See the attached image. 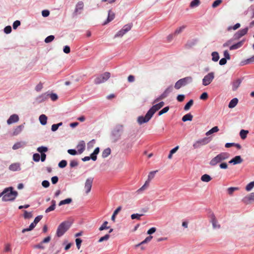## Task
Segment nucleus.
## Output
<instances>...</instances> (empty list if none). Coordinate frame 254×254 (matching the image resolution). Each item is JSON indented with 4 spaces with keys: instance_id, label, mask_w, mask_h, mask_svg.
I'll return each instance as SVG.
<instances>
[{
    "instance_id": "1",
    "label": "nucleus",
    "mask_w": 254,
    "mask_h": 254,
    "mask_svg": "<svg viewBox=\"0 0 254 254\" xmlns=\"http://www.w3.org/2000/svg\"><path fill=\"white\" fill-rule=\"evenodd\" d=\"M164 105V102L161 101L158 104L153 105L147 112L145 116H139L137 118V122L139 125L148 122L152 117L155 113L161 109Z\"/></svg>"
},
{
    "instance_id": "2",
    "label": "nucleus",
    "mask_w": 254,
    "mask_h": 254,
    "mask_svg": "<svg viewBox=\"0 0 254 254\" xmlns=\"http://www.w3.org/2000/svg\"><path fill=\"white\" fill-rule=\"evenodd\" d=\"M2 194H4V196L2 197L4 201H13L18 195L17 191L14 190L12 187L5 188Z\"/></svg>"
},
{
    "instance_id": "3",
    "label": "nucleus",
    "mask_w": 254,
    "mask_h": 254,
    "mask_svg": "<svg viewBox=\"0 0 254 254\" xmlns=\"http://www.w3.org/2000/svg\"><path fill=\"white\" fill-rule=\"evenodd\" d=\"M71 223L68 221H64L61 223L58 226L56 235L58 237H62L70 228Z\"/></svg>"
},
{
    "instance_id": "4",
    "label": "nucleus",
    "mask_w": 254,
    "mask_h": 254,
    "mask_svg": "<svg viewBox=\"0 0 254 254\" xmlns=\"http://www.w3.org/2000/svg\"><path fill=\"white\" fill-rule=\"evenodd\" d=\"M123 131V126L122 125H117L114 128L111 134V139L114 142L118 141L121 136L122 133Z\"/></svg>"
},
{
    "instance_id": "5",
    "label": "nucleus",
    "mask_w": 254,
    "mask_h": 254,
    "mask_svg": "<svg viewBox=\"0 0 254 254\" xmlns=\"http://www.w3.org/2000/svg\"><path fill=\"white\" fill-rule=\"evenodd\" d=\"M229 154L226 152H222L219 154H218L216 156L214 157L213 159L211 160L210 161V165L211 166H215L217 165L218 163L221 162V161L225 160L228 158Z\"/></svg>"
},
{
    "instance_id": "6",
    "label": "nucleus",
    "mask_w": 254,
    "mask_h": 254,
    "mask_svg": "<svg viewBox=\"0 0 254 254\" xmlns=\"http://www.w3.org/2000/svg\"><path fill=\"white\" fill-rule=\"evenodd\" d=\"M192 81V78L191 76H187L181 78L176 82L174 87L176 89H179L182 87L185 86L186 85L191 83Z\"/></svg>"
},
{
    "instance_id": "7",
    "label": "nucleus",
    "mask_w": 254,
    "mask_h": 254,
    "mask_svg": "<svg viewBox=\"0 0 254 254\" xmlns=\"http://www.w3.org/2000/svg\"><path fill=\"white\" fill-rule=\"evenodd\" d=\"M210 137H205L203 138L198 139L195 141L193 144V147L194 149L200 148L201 146L205 145L209 143L211 140Z\"/></svg>"
},
{
    "instance_id": "8",
    "label": "nucleus",
    "mask_w": 254,
    "mask_h": 254,
    "mask_svg": "<svg viewBox=\"0 0 254 254\" xmlns=\"http://www.w3.org/2000/svg\"><path fill=\"white\" fill-rule=\"evenodd\" d=\"M110 77V73L105 72L103 74L97 75L94 79V83L99 84L106 81Z\"/></svg>"
},
{
    "instance_id": "9",
    "label": "nucleus",
    "mask_w": 254,
    "mask_h": 254,
    "mask_svg": "<svg viewBox=\"0 0 254 254\" xmlns=\"http://www.w3.org/2000/svg\"><path fill=\"white\" fill-rule=\"evenodd\" d=\"M214 78V73L213 72L208 73L202 79V84L204 86L208 85Z\"/></svg>"
},
{
    "instance_id": "10",
    "label": "nucleus",
    "mask_w": 254,
    "mask_h": 254,
    "mask_svg": "<svg viewBox=\"0 0 254 254\" xmlns=\"http://www.w3.org/2000/svg\"><path fill=\"white\" fill-rule=\"evenodd\" d=\"M154 176H148L147 180L145 181L144 184L138 190H137L136 192L137 194L142 193V191L146 190L149 186L150 182L153 180Z\"/></svg>"
},
{
    "instance_id": "11",
    "label": "nucleus",
    "mask_w": 254,
    "mask_h": 254,
    "mask_svg": "<svg viewBox=\"0 0 254 254\" xmlns=\"http://www.w3.org/2000/svg\"><path fill=\"white\" fill-rule=\"evenodd\" d=\"M242 201L245 204H250L254 202V192H252L242 199Z\"/></svg>"
},
{
    "instance_id": "12",
    "label": "nucleus",
    "mask_w": 254,
    "mask_h": 254,
    "mask_svg": "<svg viewBox=\"0 0 254 254\" xmlns=\"http://www.w3.org/2000/svg\"><path fill=\"white\" fill-rule=\"evenodd\" d=\"M209 217L210 219V222L212 223L213 228L214 229L220 228V225L218 223V221L215 217L214 214L213 212H211L210 214Z\"/></svg>"
},
{
    "instance_id": "13",
    "label": "nucleus",
    "mask_w": 254,
    "mask_h": 254,
    "mask_svg": "<svg viewBox=\"0 0 254 254\" xmlns=\"http://www.w3.org/2000/svg\"><path fill=\"white\" fill-rule=\"evenodd\" d=\"M93 181V178H89L86 180L84 187L86 194H88L90 191Z\"/></svg>"
},
{
    "instance_id": "14",
    "label": "nucleus",
    "mask_w": 254,
    "mask_h": 254,
    "mask_svg": "<svg viewBox=\"0 0 254 254\" xmlns=\"http://www.w3.org/2000/svg\"><path fill=\"white\" fill-rule=\"evenodd\" d=\"M19 120V117L17 114H13L11 115L7 120V124L8 125H11L12 124L17 122Z\"/></svg>"
},
{
    "instance_id": "15",
    "label": "nucleus",
    "mask_w": 254,
    "mask_h": 254,
    "mask_svg": "<svg viewBox=\"0 0 254 254\" xmlns=\"http://www.w3.org/2000/svg\"><path fill=\"white\" fill-rule=\"evenodd\" d=\"M49 98L48 92L44 93L36 98V101L38 103H42Z\"/></svg>"
},
{
    "instance_id": "16",
    "label": "nucleus",
    "mask_w": 254,
    "mask_h": 254,
    "mask_svg": "<svg viewBox=\"0 0 254 254\" xmlns=\"http://www.w3.org/2000/svg\"><path fill=\"white\" fill-rule=\"evenodd\" d=\"M243 79V78L237 79L236 80H234L232 83V89L233 91H235L237 90V89L239 88L240 84H241Z\"/></svg>"
},
{
    "instance_id": "17",
    "label": "nucleus",
    "mask_w": 254,
    "mask_h": 254,
    "mask_svg": "<svg viewBox=\"0 0 254 254\" xmlns=\"http://www.w3.org/2000/svg\"><path fill=\"white\" fill-rule=\"evenodd\" d=\"M243 162V159H242L240 156H236L233 159H232L229 163L230 164H233V165H236L238 164H240Z\"/></svg>"
},
{
    "instance_id": "18",
    "label": "nucleus",
    "mask_w": 254,
    "mask_h": 254,
    "mask_svg": "<svg viewBox=\"0 0 254 254\" xmlns=\"http://www.w3.org/2000/svg\"><path fill=\"white\" fill-rule=\"evenodd\" d=\"M244 41H245V40H243L238 42V43H237L236 44H234L231 45L229 47L230 50H237V49L241 48L243 46V45L244 43Z\"/></svg>"
},
{
    "instance_id": "19",
    "label": "nucleus",
    "mask_w": 254,
    "mask_h": 254,
    "mask_svg": "<svg viewBox=\"0 0 254 254\" xmlns=\"http://www.w3.org/2000/svg\"><path fill=\"white\" fill-rule=\"evenodd\" d=\"M115 18V13L111 10H109L108 11V16L107 20L105 21L103 25H106L109 22L112 21Z\"/></svg>"
},
{
    "instance_id": "20",
    "label": "nucleus",
    "mask_w": 254,
    "mask_h": 254,
    "mask_svg": "<svg viewBox=\"0 0 254 254\" xmlns=\"http://www.w3.org/2000/svg\"><path fill=\"white\" fill-rule=\"evenodd\" d=\"M78 152L79 154L82 153L85 148V143L84 141H80L77 146Z\"/></svg>"
},
{
    "instance_id": "21",
    "label": "nucleus",
    "mask_w": 254,
    "mask_h": 254,
    "mask_svg": "<svg viewBox=\"0 0 254 254\" xmlns=\"http://www.w3.org/2000/svg\"><path fill=\"white\" fill-rule=\"evenodd\" d=\"M24 127V124L16 127L13 130V135L15 136L19 134L22 131Z\"/></svg>"
},
{
    "instance_id": "22",
    "label": "nucleus",
    "mask_w": 254,
    "mask_h": 254,
    "mask_svg": "<svg viewBox=\"0 0 254 254\" xmlns=\"http://www.w3.org/2000/svg\"><path fill=\"white\" fill-rule=\"evenodd\" d=\"M9 169L12 171H16L20 170V165L18 163L12 164L9 167Z\"/></svg>"
},
{
    "instance_id": "23",
    "label": "nucleus",
    "mask_w": 254,
    "mask_h": 254,
    "mask_svg": "<svg viewBox=\"0 0 254 254\" xmlns=\"http://www.w3.org/2000/svg\"><path fill=\"white\" fill-rule=\"evenodd\" d=\"M173 89V87L172 85L169 86L168 87H167L165 90L163 92V93L162 94V96H164V97L165 98H166L169 94L172 92Z\"/></svg>"
},
{
    "instance_id": "24",
    "label": "nucleus",
    "mask_w": 254,
    "mask_h": 254,
    "mask_svg": "<svg viewBox=\"0 0 254 254\" xmlns=\"http://www.w3.org/2000/svg\"><path fill=\"white\" fill-rule=\"evenodd\" d=\"M238 103V99L237 98H234L232 99L229 103L228 107L229 108H234Z\"/></svg>"
},
{
    "instance_id": "25",
    "label": "nucleus",
    "mask_w": 254,
    "mask_h": 254,
    "mask_svg": "<svg viewBox=\"0 0 254 254\" xmlns=\"http://www.w3.org/2000/svg\"><path fill=\"white\" fill-rule=\"evenodd\" d=\"M39 120L41 125H46L47 122V117L45 115H41L39 117Z\"/></svg>"
},
{
    "instance_id": "26",
    "label": "nucleus",
    "mask_w": 254,
    "mask_h": 254,
    "mask_svg": "<svg viewBox=\"0 0 254 254\" xmlns=\"http://www.w3.org/2000/svg\"><path fill=\"white\" fill-rule=\"evenodd\" d=\"M193 118L192 115L190 113H188L185 115H184L182 118V121L184 122L187 121H192Z\"/></svg>"
},
{
    "instance_id": "27",
    "label": "nucleus",
    "mask_w": 254,
    "mask_h": 254,
    "mask_svg": "<svg viewBox=\"0 0 254 254\" xmlns=\"http://www.w3.org/2000/svg\"><path fill=\"white\" fill-rule=\"evenodd\" d=\"M212 60L213 62H217L219 59V55L217 52H213L211 53Z\"/></svg>"
},
{
    "instance_id": "28",
    "label": "nucleus",
    "mask_w": 254,
    "mask_h": 254,
    "mask_svg": "<svg viewBox=\"0 0 254 254\" xmlns=\"http://www.w3.org/2000/svg\"><path fill=\"white\" fill-rule=\"evenodd\" d=\"M249 133V130L242 129L240 132V136L242 139H245L247 136V134Z\"/></svg>"
},
{
    "instance_id": "29",
    "label": "nucleus",
    "mask_w": 254,
    "mask_h": 254,
    "mask_svg": "<svg viewBox=\"0 0 254 254\" xmlns=\"http://www.w3.org/2000/svg\"><path fill=\"white\" fill-rule=\"evenodd\" d=\"M83 8V3L82 1L78 2L76 5L74 13H77L79 10H81Z\"/></svg>"
},
{
    "instance_id": "30",
    "label": "nucleus",
    "mask_w": 254,
    "mask_h": 254,
    "mask_svg": "<svg viewBox=\"0 0 254 254\" xmlns=\"http://www.w3.org/2000/svg\"><path fill=\"white\" fill-rule=\"evenodd\" d=\"M219 131V128L218 127L216 126L213 127H212L211 129H210L209 130L207 131L205 133L206 135L208 136L214 132H216Z\"/></svg>"
},
{
    "instance_id": "31",
    "label": "nucleus",
    "mask_w": 254,
    "mask_h": 254,
    "mask_svg": "<svg viewBox=\"0 0 254 254\" xmlns=\"http://www.w3.org/2000/svg\"><path fill=\"white\" fill-rule=\"evenodd\" d=\"M48 150V149L47 147L41 146L40 147H39L37 149V151L39 152V153L41 154H44L45 152H47Z\"/></svg>"
},
{
    "instance_id": "32",
    "label": "nucleus",
    "mask_w": 254,
    "mask_h": 254,
    "mask_svg": "<svg viewBox=\"0 0 254 254\" xmlns=\"http://www.w3.org/2000/svg\"><path fill=\"white\" fill-rule=\"evenodd\" d=\"M52 204L48 208L46 209V213H48L51 211L54 210L55 209V206H56V201L54 200H53L52 201Z\"/></svg>"
},
{
    "instance_id": "33",
    "label": "nucleus",
    "mask_w": 254,
    "mask_h": 254,
    "mask_svg": "<svg viewBox=\"0 0 254 254\" xmlns=\"http://www.w3.org/2000/svg\"><path fill=\"white\" fill-rule=\"evenodd\" d=\"M248 30H249V28L248 27H247L244 29L239 30L238 31H237V32L239 33V34L242 37L243 36L245 35L248 33Z\"/></svg>"
},
{
    "instance_id": "34",
    "label": "nucleus",
    "mask_w": 254,
    "mask_h": 254,
    "mask_svg": "<svg viewBox=\"0 0 254 254\" xmlns=\"http://www.w3.org/2000/svg\"><path fill=\"white\" fill-rule=\"evenodd\" d=\"M111 149L109 148H107L104 150L102 154L103 158L107 157L111 154Z\"/></svg>"
},
{
    "instance_id": "35",
    "label": "nucleus",
    "mask_w": 254,
    "mask_h": 254,
    "mask_svg": "<svg viewBox=\"0 0 254 254\" xmlns=\"http://www.w3.org/2000/svg\"><path fill=\"white\" fill-rule=\"evenodd\" d=\"M71 202H72V199L70 198H68L65 199L61 200L60 202L59 205L61 206V205H64V204H69V203H71Z\"/></svg>"
},
{
    "instance_id": "36",
    "label": "nucleus",
    "mask_w": 254,
    "mask_h": 254,
    "mask_svg": "<svg viewBox=\"0 0 254 254\" xmlns=\"http://www.w3.org/2000/svg\"><path fill=\"white\" fill-rule=\"evenodd\" d=\"M152 238L153 237L151 236H148L147 237H146L145 238V239L144 241L141 242L140 243L136 245L135 246V247H138L140 246L141 245H142L143 244H145V243H148V242H150L151 240V239H152Z\"/></svg>"
},
{
    "instance_id": "37",
    "label": "nucleus",
    "mask_w": 254,
    "mask_h": 254,
    "mask_svg": "<svg viewBox=\"0 0 254 254\" xmlns=\"http://www.w3.org/2000/svg\"><path fill=\"white\" fill-rule=\"evenodd\" d=\"M132 26V24L131 23L127 24L125 25L122 28L123 31L127 33L128 31H129Z\"/></svg>"
},
{
    "instance_id": "38",
    "label": "nucleus",
    "mask_w": 254,
    "mask_h": 254,
    "mask_svg": "<svg viewBox=\"0 0 254 254\" xmlns=\"http://www.w3.org/2000/svg\"><path fill=\"white\" fill-rule=\"evenodd\" d=\"M63 125V123L62 122H61V123H59L58 124H53L52 126V127H51V130L53 131H56L58 130V128L62 126Z\"/></svg>"
},
{
    "instance_id": "39",
    "label": "nucleus",
    "mask_w": 254,
    "mask_h": 254,
    "mask_svg": "<svg viewBox=\"0 0 254 254\" xmlns=\"http://www.w3.org/2000/svg\"><path fill=\"white\" fill-rule=\"evenodd\" d=\"M193 100L191 99L190 100L185 106L184 107V110L185 111L189 110L190 107L193 105Z\"/></svg>"
},
{
    "instance_id": "40",
    "label": "nucleus",
    "mask_w": 254,
    "mask_h": 254,
    "mask_svg": "<svg viewBox=\"0 0 254 254\" xmlns=\"http://www.w3.org/2000/svg\"><path fill=\"white\" fill-rule=\"evenodd\" d=\"M36 224H35L34 222H32L29 226V228H25V229H23L22 231V232L23 233L26 232H27V231H31L32 230H33L34 229V228L35 227Z\"/></svg>"
},
{
    "instance_id": "41",
    "label": "nucleus",
    "mask_w": 254,
    "mask_h": 254,
    "mask_svg": "<svg viewBox=\"0 0 254 254\" xmlns=\"http://www.w3.org/2000/svg\"><path fill=\"white\" fill-rule=\"evenodd\" d=\"M78 161L77 160L74 159L70 161L69 166L70 168H74L78 165Z\"/></svg>"
},
{
    "instance_id": "42",
    "label": "nucleus",
    "mask_w": 254,
    "mask_h": 254,
    "mask_svg": "<svg viewBox=\"0 0 254 254\" xmlns=\"http://www.w3.org/2000/svg\"><path fill=\"white\" fill-rule=\"evenodd\" d=\"M200 3L199 0H193L190 3V7H194L199 5Z\"/></svg>"
},
{
    "instance_id": "43",
    "label": "nucleus",
    "mask_w": 254,
    "mask_h": 254,
    "mask_svg": "<svg viewBox=\"0 0 254 254\" xmlns=\"http://www.w3.org/2000/svg\"><path fill=\"white\" fill-rule=\"evenodd\" d=\"M186 28V26H182L179 28H177L174 32V34L177 35L180 34Z\"/></svg>"
},
{
    "instance_id": "44",
    "label": "nucleus",
    "mask_w": 254,
    "mask_h": 254,
    "mask_svg": "<svg viewBox=\"0 0 254 254\" xmlns=\"http://www.w3.org/2000/svg\"><path fill=\"white\" fill-rule=\"evenodd\" d=\"M239 190V188L237 187H230L227 189V191H228V193H229V194L231 195L233 194V192L235 190Z\"/></svg>"
},
{
    "instance_id": "45",
    "label": "nucleus",
    "mask_w": 254,
    "mask_h": 254,
    "mask_svg": "<svg viewBox=\"0 0 254 254\" xmlns=\"http://www.w3.org/2000/svg\"><path fill=\"white\" fill-rule=\"evenodd\" d=\"M179 149V146H177L175 147V148H173L171 151H170L169 154L168 155V158L171 159L172 157V155L174 154Z\"/></svg>"
},
{
    "instance_id": "46",
    "label": "nucleus",
    "mask_w": 254,
    "mask_h": 254,
    "mask_svg": "<svg viewBox=\"0 0 254 254\" xmlns=\"http://www.w3.org/2000/svg\"><path fill=\"white\" fill-rule=\"evenodd\" d=\"M254 187V181L251 182L248 184L246 187V190L247 191H249Z\"/></svg>"
},
{
    "instance_id": "47",
    "label": "nucleus",
    "mask_w": 254,
    "mask_h": 254,
    "mask_svg": "<svg viewBox=\"0 0 254 254\" xmlns=\"http://www.w3.org/2000/svg\"><path fill=\"white\" fill-rule=\"evenodd\" d=\"M48 94H49V97H50L51 99V100L53 101H56L58 98V96L57 94L56 93H48Z\"/></svg>"
},
{
    "instance_id": "48",
    "label": "nucleus",
    "mask_w": 254,
    "mask_h": 254,
    "mask_svg": "<svg viewBox=\"0 0 254 254\" xmlns=\"http://www.w3.org/2000/svg\"><path fill=\"white\" fill-rule=\"evenodd\" d=\"M212 178L210 177V176H202L201 178V180L205 182H208Z\"/></svg>"
},
{
    "instance_id": "49",
    "label": "nucleus",
    "mask_w": 254,
    "mask_h": 254,
    "mask_svg": "<svg viewBox=\"0 0 254 254\" xmlns=\"http://www.w3.org/2000/svg\"><path fill=\"white\" fill-rule=\"evenodd\" d=\"M67 165V161L65 160H63L59 163L58 166L61 168H64Z\"/></svg>"
},
{
    "instance_id": "50",
    "label": "nucleus",
    "mask_w": 254,
    "mask_h": 254,
    "mask_svg": "<svg viewBox=\"0 0 254 254\" xmlns=\"http://www.w3.org/2000/svg\"><path fill=\"white\" fill-rule=\"evenodd\" d=\"M110 237L109 234H106L104 236L101 237L98 240V242L101 243L105 241H107L109 240Z\"/></svg>"
},
{
    "instance_id": "51",
    "label": "nucleus",
    "mask_w": 254,
    "mask_h": 254,
    "mask_svg": "<svg viewBox=\"0 0 254 254\" xmlns=\"http://www.w3.org/2000/svg\"><path fill=\"white\" fill-rule=\"evenodd\" d=\"M54 38H55L54 36L50 35V36H49L45 38L44 41L46 43H49L51 42L52 41H53L54 40Z\"/></svg>"
},
{
    "instance_id": "52",
    "label": "nucleus",
    "mask_w": 254,
    "mask_h": 254,
    "mask_svg": "<svg viewBox=\"0 0 254 254\" xmlns=\"http://www.w3.org/2000/svg\"><path fill=\"white\" fill-rule=\"evenodd\" d=\"M169 110V107L168 106L165 107L163 109H162L161 111H160L158 113L159 116H161L163 114H165L167 113Z\"/></svg>"
},
{
    "instance_id": "53",
    "label": "nucleus",
    "mask_w": 254,
    "mask_h": 254,
    "mask_svg": "<svg viewBox=\"0 0 254 254\" xmlns=\"http://www.w3.org/2000/svg\"><path fill=\"white\" fill-rule=\"evenodd\" d=\"M108 222L107 221H105L103 224L101 226V227L99 228V230L100 231H102V230H104L105 229H108L109 227H108L107 225L108 224Z\"/></svg>"
},
{
    "instance_id": "54",
    "label": "nucleus",
    "mask_w": 254,
    "mask_h": 254,
    "mask_svg": "<svg viewBox=\"0 0 254 254\" xmlns=\"http://www.w3.org/2000/svg\"><path fill=\"white\" fill-rule=\"evenodd\" d=\"M245 64H249L254 63V55L250 58L247 59L245 62Z\"/></svg>"
},
{
    "instance_id": "55",
    "label": "nucleus",
    "mask_w": 254,
    "mask_h": 254,
    "mask_svg": "<svg viewBox=\"0 0 254 254\" xmlns=\"http://www.w3.org/2000/svg\"><path fill=\"white\" fill-rule=\"evenodd\" d=\"M33 160L35 162H39L40 160V155L38 153H34L33 155Z\"/></svg>"
},
{
    "instance_id": "56",
    "label": "nucleus",
    "mask_w": 254,
    "mask_h": 254,
    "mask_svg": "<svg viewBox=\"0 0 254 254\" xmlns=\"http://www.w3.org/2000/svg\"><path fill=\"white\" fill-rule=\"evenodd\" d=\"M126 34V33L123 31V30L122 29L120 31H119L117 34L115 35V38L119 37H122L123 35H124Z\"/></svg>"
},
{
    "instance_id": "57",
    "label": "nucleus",
    "mask_w": 254,
    "mask_h": 254,
    "mask_svg": "<svg viewBox=\"0 0 254 254\" xmlns=\"http://www.w3.org/2000/svg\"><path fill=\"white\" fill-rule=\"evenodd\" d=\"M143 214H133L131 215V218L132 219H136L137 220L140 219V217L142 216Z\"/></svg>"
},
{
    "instance_id": "58",
    "label": "nucleus",
    "mask_w": 254,
    "mask_h": 254,
    "mask_svg": "<svg viewBox=\"0 0 254 254\" xmlns=\"http://www.w3.org/2000/svg\"><path fill=\"white\" fill-rule=\"evenodd\" d=\"M222 0H216L213 2L212 4V7L213 8H215L217 7L222 2Z\"/></svg>"
},
{
    "instance_id": "59",
    "label": "nucleus",
    "mask_w": 254,
    "mask_h": 254,
    "mask_svg": "<svg viewBox=\"0 0 254 254\" xmlns=\"http://www.w3.org/2000/svg\"><path fill=\"white\" fill-rule=\"evenodd\" d=\"M22 146V143H21V142H17L16 143H15L13 145L12 149H14V150H16V149H17L21 147Z\"/></svg>"
},
{
    "instance_id": "60",
    "label": "nucleus",
    "mask_w": 254,
    "mask_h": 254,
    "mask_svg": "<svg viewBox=\"0 0 254 254\" xmlns=\"http://www.w3.org/2000/svg\"><path fill=\"white\" fill-rule=\"evenodd\" d=\"M241 25L240 23H236L235 25H234V26L232 27V26H229L228 28V30H230L231 29H233V30H236L238 28H239L240 27Z\"/></svg>"
},
{
    "instance_id": "61",
    "label": "nucleus",
    "mask_w": 254,
    "mask_h": 254,
    "mask_svg": "<svg viewBox=\"0 0 254 254\" xmlns=\"http://www.w3.org/2000/svg\"><path fill=\"white\" fill-rule=\"evenodd\" d=\"M233 42V39H230L223 44L224 48L229 46Z\"/></svg>"
},
{
    "instance_id": "62",
    "label": "nucleus",
    "mask_w": 254,
    "mask_h": 254,
    "mask_svg": "<svg viewBox=\"0 0 254 254\" xmlns=\"http://www.w3.org/2000/svg\"><path fill=\"white\" fill-rule=\"evenodd\" d=\"M43 88V84L41 82H40L38 84H37L35 87V90L37 92L40 91Z\"/></svg>"
},
{
    "instance_id": "63",
    "label": "nucleus",
    "mask_w": 254,
    "mask_h": 254,
    "mask_svg": "<svg viewBox=\"0 0 254 254\" xmlns=\"http://www.w3.org/2000/svg\"><path fill=\"white\" fill-rule=\"evenodd\" d=\"M20 25V21L19 20L15 21L13 23V28L16 29Z\"/></svg>"
},
{
    "instance_id": "64",
    "label": "nucleus",
    "mask_w": 254,
    "mask_h": 254,
    "mask_svg": "<svg viewBox=\"0 0 254 254\" xmlns=\"http://www.w3.org/2000/svg\"><path fill=\"white\" fill-rule=\"evenodd\" d=\"M4 32L6 34H9L11 32V27L10 26H7L4 28Z\"/></svg>"
}]
</instances>
